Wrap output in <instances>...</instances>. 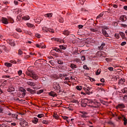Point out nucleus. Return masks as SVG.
<instances>
[{
  "mask_svg": "<svg viewBox=\"0 0 127 127\" xmlns=\"http://www.w3.org/2000/svg\"><path fill=\"white\" fill-rule=\"evenodd\" d=\"M1 21L3 24H8V21H10V23H13L14 22L13 19L10 17H8L7 19L5 17H2L1 18Z\"/></svg>",
  "mask_w": 127,
  "mask_h": 127,
  "instance_id": "1",
  "label": "nucleus"
},
{
  "mask_svg": "<svg viewBox=\"0 0 127 127\" xmlns=\"http://www.w3.org/2000/svg\"><path fill=\"white\" fill-rule=\"evenodd\" d=\"M118 120H123L124 121V126H127V120L126 117H125L124 116H122L121 117H118Z\"/></svg>",
  "mask_w": 127,
  "mask_h": 127,
  "instance_id": "2",
  "label": "nucleus"
},
{
  "mask_svg": "<svg viewBox=\"0 0 127 127\" xmlns=\"http://www.w3.org/2000/svg\"><path fill=\"white\" fill-rule=\"evenodd\" d=\"M53 88L55 90H59V89H61V87L58 82H54Z\"/></svg>",
  "mask_w": 127,
  "mask_h": 127,
  "instance_id": "3",
  "label": "nucleus"
},
{
  "mask_svg": "<svg viewBox=\"0 0 127 127\" xmlns=\"http://www.w3.org/2000/svg\"><path fill=\"white\" fill-rule=\"evenodd\" d=\"M34 72H33V70L30 69V67H28V71L26 72V75H27L28 76H30L31 75H32L33 73H34Z\"/></svg>",
  "mask_w": 127,
  "mask_h": 127,
  "instance_id": "4",
  "label": "nucleus"
},
{
  "mask_svg": "<svg viewBox=\"0 0 127 127\" xmlns=\"http://www.w3.org/2000/svg\"><path fill=\"white\" fill-rule=\"evenodd\" d=\"M20 125L21 127H27V126H28V123H27V122L24 120V121H22V122L20 123Z\"/></svg>",
  "mask_w": 127,
  "mask_h": 127,
  "instance_id": "5",
  "label": "nucleus"
},
{
  "mask_svg": "<svg viewBox=\"0 0 127 127\" xmlns=\"http://www.w3.org/2000/svg\"><path fill=\"white\" fill-rule=\"evenodd\" d=\"M30 77H31V78H33V80H37L38 79V76L37 74H35V72H34L33 74H32Z\"/></svg>",
  "mask_w": 127,
  "mask_h": 127,
  "instance_id": "6",
  "label": "nucleus"
},
{
  "mask_svg": "<svg viewBox=\"0 0 127 127\" xmlns=\"http://www.w3.org/2000/svg\"><path fill=\"white\" fill-rule=\"evenodd\" d=\"M102 32L103 35H104V36H105V37H109V34H108V33L107 32V31H106V30H105V29H102Z\"/></svg>",
  "mask_w": 127,
  "mask_h": 127,
  "instance_id": "7",
  "label": "nucleus"
},
{
  "mask_svg": "<svg viewBox=\"0 0 127 127\" xmlns=\"http://www.w3.org/2000/svg\"><path fill=\"white\" fill-rule=\"evenodd\" d=\"M1 48L2 49H3V50H4V51H5V52H6V53H8V52H9V50H8V49H7L5 46L2 45L1 46Z\"/></svg>",
  "mask_w": 127,
  "mask_h": 127,
  "instance_id": "8",
  "label": "nucleus"
},
{
  "mask_svg": "<svg viewBox=\"0 0 127 127\" xmlns=\"http://www.w3.org/2000/svg\"><path fill=\"white\" fill-rule=\"evenodd\" d=\"M105 12H102L100 14H99L96 17L97 19H102L103 16H104Z\"/></svg>",
  "mask_w": 127,
  "mask_h": 127,
  "instance_id": "9",
  "label": "nucleus"
},
{
  "mask_svg": "<svg viewBox=\"0 0 127 127\" xmlns=\"http://www.w3.org/2000/svg\"><path fill=\"white\" fill-rule=\"evenodd\" d=\"M7 92H9L10 93H11V92H14V87L11 85L9 86V88L7 90Z\"/></svg>",
  "mask_w": 127,
  "mask_h": 127,
  "instance_id": "10",
  "label": "nucleus"
},
{
  "mask_svg": "<svg viewBox=\"0 0 127 127\" xmlns=\"http://www.w3.org/2000/svg\"><path fill=\"white\" fill-rule=\"evenodd\" d=\"M120 20L123 22L126 21L127 20V16L126 15H122L120 17Z\"/></svg>",
  "mask_w": 127,
  "mask_h": 127,
  "instance_id": "11",
  "label": "nucleus"
},
{
  "mask_svg": "<svg viewBox=\"0 0 127 127\" xmlns=\"http://www.w3.org/2000/svg\"><path fill=\"white\" fill-rule=\"evenodd\" d=\"M8 43L11 46H15V43H14V40H9Z\"/></svg>",
  "mask_w": 127,
  "mask_h": 127,
  "instance_id": "12",
  "label": "nucleus"
},
{
  "mask_svg": "<svg viewBox=\"0 0 127 127\" xmlns=\"http://www.w3.org/2000/svg\"><path fill=\"white\" fill-rule=\"evenodd\" d=\"M82 114L81 115L82 118H84V119H87V118H88V116H87V115H88V113H87L85 112H82Z\"/></svg>",
  "mask_w": 127,
  "mask_h": 127,
  "instance_id": "13",
  "label": "nucleus"
},
{
  "mask_svg": "<svg viewBox=\"0 0 127 127\" xmlns=\"http://www.w3.org/2000/svg\"><path fill=\"white\" fill-rule=\"evenodd\" d=\"M26 90L28 92H29L30 93H31V94H34L35 93V90H33V89H31L30 88H26Z\"/></svg>",
  "mask_w": 127,
  "mask_h": 127,
  "instance_id": "14",
  "label": "nucleus"
},
{
  "mask_svg": "<svg viewBox=\"0 0 127 127\" xmlns=\"http://www.w3.org/2000/svg\"><path fill=\"white\" fill-rule=\"evenodd\" d=\"M53 15V14H52V13H49L45 14L44 15L45 17H48L49 18L52 17Z\"/></svg>",
  "mask_w": 127,
  "mask_h": 127,
  "instance_id": "15",
  "label": "nucleus"
},
{
  "mask_svg": "<svg viewBox=\"0 0 127 127\" xmlns=\"http://www.w3.org/2000/svg\"><path fill=\"white\" fill-rule=\"evenodd\" d=\"M49 95L51 96V97H56V96H57V94H56V93H55L54 91H51L49 93Z\"/></svg>",
  "mask_w": 127,
  "mask_h": 127,
  "instance_id": "16",
  "label": "nucleus"
},
{
  "mask_svg": "<svg viewBox=\"0 0 127 127\" xmlns=\"http://www.w3.org/2000/svg\"><path fill=\"white\" fill-rule=\"evenodd\" d=\"M117 107L120 108V109H124L126 108V106H125L124 104L122 103V104H118V105L117 106Z\"/></svg>",
  "mask_w": 127,
  "mask_h": 127,
  "instance_id": "17",
  "label": "nucleus"
},
{
  "mask_svg": "<svg viewBox=\"0 0 127 127\" xmlns=\"http://www.w3.org/2000/svg\"><path fill=\"white\" fill-rule=\"evenodd\" d=\"M27 84L31 87H34V86H35V83L31 81H27Z\"/></svg>",
  "mask_w": 127,
  "mask_h": 127,
  "instance_id": "18",
  "label": "nucleus"
},
{
  "mask_svg": "<svg viewBox=\"0 0 127 127\" xmlns=\"http://www.w3.org/2000/svg\"><path fill=\"white\" fill-rule=\"evenodd\" d=\"M53 50H55L56 52H61V53H62V50L58 49V48H54Z\"/></svg>",
  "mask_w": 127,
  "mask_h": 127,
  "instance_id": "19",
  "label": "nucleus"
},
{
  "mask_svg": "<svg viewBox=\"0 0 127 127\" xmlns=\"http://www.w3.org/2000/svg\"><path fill=\"white\" fill-rule=\"evenodd\" d=\"M22 18L24 20H29V19H30V17H29V16L27 15V16H25L24 17H22Z\"/></svg>",
  "mask_w": 127,
  "mask_h": 127,
  "instance_id": "20",
  "label": "nucleus"
},
{
  "mask_svg": "<svg viewBox=\"0 0 127 127\" xmlns=\"http://www.w3.org/2000/svg\"><path fill=\"white\" fill-rule=\"evenodd\" d=\"M120 35L122 37V38H126V35L125 33L123 32H120L119 33Z\"/></svg>",
  "mask_w": 127,
  "mask_h": 127,
  "instance_id": "21",
  "label": "nucleus"
},
{
  "mask_svg": "<svg viewBox=\"0 0 127 127\" xmlns=\"http://www.w3.org/2000/svg\"><path fill=\"white\" fill-rule=\"evenodd\" d=\"M70 68L71 69H75V68H77V65L74 64H70Z\"/></svg>",
  "mask_w": 127,
  "mask_h": 127,
  "instance_id": "22",
  "label": "nucleus"
},
{
  "mask_svg": "<svg viewBox=\"0 0 127 127\" xmlns=\"http://www.w3.org/2000/svg\"><path fill=\"white\" fill-rule=\"evenodd\" d=\"M27 25L28 27H31V28H33V27H35V26H34V25L30 23H27Z\"/></svg>",
  "mask_w": 127,
  "mask_h": 127,
  "instance_id": "23",
  "label": "nucleus"
},
{
  "mask_svg": "<svg viewBox=\"0 0 127 127\" xmlns=\"http://www.w3.org/2000/svg\"><path fill=\"white\" fill-rule=\"evenodd\" d=\"M81 107H83L84 108H85V107H87V104L84 103V101L82 100L81 102Z\"/></svg>",
  "mask_w": 127,
  "mask_h": 127,
  "instance_id": "24",
  "label": "nucleus"
},
{
  "mask_svg": "<svg viewBox=\"0 0 127 127\" xmlns=\"http://www.w3.org/2000/svg\"><path fill=\"white\" fill-rule=\"evenodd\" d=\"M63 34L68 36L69 34H70V32H69L68 30H65L63 32Z\"/></svg>",
  "mask_w": 127,
  "mask_h": 127,
  "instance_id": "25",
  "label": "nucleus"
},
{
  "mask_svg": "<svg viewBox=\"0 0 127 127\" xmlns=\"http://www.w3.org/2000/svg\"><path fill=\"white\" fill-rule=\"evenodd\" d=\"M38 122V119L34 117V119H33V123L34 124H37Z\"/></svg>",
  "mask_w": 127,
  "mask_h": 127,
  "instance_id": "26",
  "label": "nucleus"
},
{
  "mask_svg": "<svg viewBox=\"0 0 127 127\" xmlns=\"http://www.w3.org/2000/svg\"><path fill=\"white\" fill-rule=\"evenodd\" d=\"M42 123L44 124V125H49L50 124L49 121L47 120H43Z\"/></svg>",
  "mask_w": 127,
  "mask_h": 127,
  "instance_id": "27",
  "label": "nucleus"
},
{
  "mask_svg": "<svg viewBox=\"0 0 127 127\" xmlns=\"http://www.w3.org/2000/svg\"><path fill=\"white\" fill-rule=\"evenodd\" d=\"M4 64L6 67H11L12 66V64L9 63H5Z\"/></svg>",
  "mask_w": 127,
  "mask_h": 127,
  "instance_id": "28",
  "label": "nucleus"
},
{
  "mask_svg": "<svg viewBox=\"0 0 127 127\" xmlns=\"http://www.w3.org/2000/svg\"><path fill=\"white\" fill-rule=\"evenodd\" d=\"M19 91H20V92H23L24 93L26 92V90L25 89H24L23 87H20L19 89Z\"/></svg>",
  "mask_w": 127,
  "mask_h": 127,
  "instance_id": "29",
  "label": "nucleus"
},
{
  "mask_svg": "<svg viewBox=\"0 0 127 127\" xmlns=\"http://www.w3.org/2000/svg\"><path fill=\"white\" fill-rule=\"evenodd\" d=\"M44 91L43 90H42V89H41V90H38V91H37V94L38 95H40V94H41L42 93H43Z\"/></svg>",
  "mask_w": 127,
  "mask_h": 127,
  "instance_id": "30",
  "label": "nucleus"
},
{
  "mask_svg": "<svg viewBox=\"0 0 127 127\" xmlns=\"http://www.w3.org/2000/svg\"><path fill=\"white\" fill-rule=\"evenodd\" d=\"M57 61L58 64H60V65H62L63 64V62L61 61L60 59H57Z\"/></svg>",
  "mask_w": 127,
  "mask_h": 127,
  "instance_id": "31",
  "label": "nucleus"
},
{
  "mask_svg": "<svg viewBox=\"0 0 127 127\" xmlns=\"http://www.w3.org/2000/svg\"><path fill=\"white\" fill-rule=\"evenodd\" d=\"M60 47V49H61V50H65L66 49V47H64V46H62V45H60L59 46Z\"/></svg>",
  "mask_w": 127,
  "mask_h": 127,
  "instance_id": "32",
  "label": "nucleus"
},
{
  "mask_svg": "<svg viewBox=\"0 0 127 127\" xmlns=\"http://www.w3.org/2000/svg\"><path fill=\"white\" fill-rule=\"evenodd\" d=\"M125 82H126V79H125V78H121L120 80L119 83H121V84H123V83H125Z\"/></svg>",
  "mask_w": 127,
  "mask_h": 127,
  "instance_id": "33",
  "label": "nucleus"
},
{
  "mask_svg": "<svg viewBox=\"0 0 127 127\" xmlns=\"http://www.w3.org/2000/svg\"><path fill=\"white\" fill-rule=\"evenodd\" d=\"M51 40H53L54 41H60V39L56 38H51Z\"/></svg>",
  "mask_w": 127,
  "mask_h": 127,
  "instance_id": "34",
  "label": "nucleus"
},
{
  "mask_svg": "<svg viewBox=\"0 0 127 127\" xmlns=\"http://www.w3.org/2000/svg\"><path fill=\"white\" fill-rule=\"evenodd\" d=\"M71 103H74L75 104H79V102L75 99H73L72 101H71Z\"/></svg>",
  "mask_w": 127,
  "mask_h": 127,
  "instance_id": "35",
  "label": "nucleus"
},
{
  "mask_svg": "<svg viewBox=\"0 0 127 127\" xmlns=\"http://www.w3.org/2000/svg\"><path fill=\"white\" fill-rule=\"evenodd\" d=\"M115 37H116V38H117V39H119V38H120V34L116 33L115 34Z\"/></svg>",
  "mask_w": 127,
  "mask_h": 127,
  "instance_id": "36",
  "label": "nucleus"
},
{
  "mask_svg": "<svg viewBox=\"0 0 127 127\" xmlns=\"http://www.w3.org/2000/svg\"><path fill=\"white\" fill-rule=\"evenodd\" d=\"M62 118H63V119L65 120V121H67V120H68V119H69V117H68L66 116H62Z\"/></svg>",
  "mask_w": 127,
  "mask_h": 127,
  "instance_id": "37",
  "label": "nucleus"
},
{
  "mask_svg": "<svg viewBox=\"0 0 127 127\" xmlns=\"http://www.w3.org/2000/svg\"><path fill=\"white\" fill-rule=\"evenodd\" d=\"M38 118H39L40 119H41L42 117H44V114H38L37 116Z\"/></svg>",
  "mask_w": 127,
  "mask_h": 127,
  "instance_id": "38",
  "label": "nucleus"
},
{
  "mask_svg": "<svg viewBox=\"0 0 127 127\" xmlns=\"http://www.w3.org/2000/svg\"><path fill=\"white\" fill-rule=\"evenodd\" d=\"M53 117L56 119V120H58V119H59V116L56 114L54 115Z\"/></svg>",
  "mask_w": 127,
  "mask_h": 127,
  "instance_id": "39",
  "label": "nucleus"
},
{
  "mask_svg": "<svg viewBox=\"0 0 127 127\" xmlns=\"http://www.w3.org/2000/svg\"><path fill=\"white\" fill-rule=\"evenodd\" d=\"M35 35L36 37H37V38H40V37H41V35H40V34H39V33H36Z\"/></svg>",
  "mask_w": 127,
  "mask_h": 127,
  "instance_id": "40",
  "label": "nucleus"
},
{
  "mask_svg": "<svg viewBox=\"0 0 127 127\" xmlns=\"http://www.w3.org/2000/svg\"><path fill=\"white\" fill-rule=\"evenodd\" d=\"M77 90H78L79 91H81L82 90V86H76Z\"/></svg>",
  "mask_w": 127,
  "mask_h": 127,
  "instance_id": "41",
  "label": "nucleus"
},
{
  "mask_svg": "<svg viewBox=\"0 0 127 127\" xmlns=\"http://www.w3.org/2000/svg\"><path fill=\"white\" fill-rule=\"evenodd\" d=\"M49 32H52V33H54V30L53 29L49 28Z\"/></svg>",
  "mask_w": 127,
  "mask_h": 127,
  "instance_id": "42",
  "label": "nucleus"
},
{
  "mask_svg": "<svg viewBox=\"0 0 127 127\" xmlns=\"http://www.w3.org/2000/svg\"><path fill=\"white\" fill-rule=\"evenodd\" d=\"M121 27H124V28H126V27H127V24H121Z\"/></svg>",
  "mask_w": 127,
  "mask_h": 127,
  "instance_id": "43",
  "label": "nucleus"
},
{
  "mask_svg": "<svg viewBox=\"0 0 127 127\" xmlns=\"http://www.w3.org/2000/svg\"><path fill=\"white\" fill-rule=\"evenodd\" d=\"M100 74H101V69H99L97 70V71L96 72V74L100 75Z\"/></svg>",
  "mask_w": 127,
  "mask_h": 127,
  "instance_id": "44",
  "label": "nucleus"
},
{
  "mask_svg": "<svg viewBox=\"0 0 127 127\" xmlns=\"http://www.w3.org/2000/svg\"><path fill=\"white\" fill-rule=\"evenodd\" d=\"M83 69H85V70H89V67L87 66V65H83Z\"/></svg>",
  "mask_w": 127,
  "mask_h": 127,
  "instance_id": "45",
  "label": "nucleus"
},
{
  "mask_svg": "<svg viewBox=\"0 0 127 127\" xmlns=\"http://www.w3.org/2000/svg\"><path fill=\"white\" fill-rule=\"evenodd\" d=\"M90 30L91 31H92V32H97V30L95 29H93V28H90Z\"/></svg>",
  "mask_w": 127,
  "mask_h": 127,
  "instance_id": "46",
  "label": "nucleus"
},
{
  "mask_svg": "<svg viewBox=\"0 0 127 127\" xmlns=\"http://www.w3.org/2000/svg\"><path fill=\"white\" fill-rule=\"evenodd\" d=\"M50 63L52 65V66H54L55 65V64L53 62V61H50Z\"/></svg>",
  "mask_w": 127,
  "mask_h": 127,
  "instance_id": "47",
  "label": "nucleus"
},
{
  "mask_svg": "<svg viewBox=\"0 0 127 127\" xmlns=\"http://www.w3.org/2000/svg\"><path fill=\"white\" fill-rule=\"evenodd\" d=\"M124 101H127V95H125L123 97Z\"/></svg>",
  "mask_w": 127,
  "mask_h": 127,
  "instance_id": "48",
  "label": "nucleus"
},
{
  "mask_svg": "<svg viewBox=\"0 0 127 127\" xmlns=\"http://www.w3.org/2000/svg\"><path fill=\"white\" fill-rule=\"evenodd\" d=\"M126 44H127L126 42H123L122 43H121V46H124L126 45Z\"/></svg>",
  "mask_w": 127,
  "mask_h": 127,
  "instance_id": "49",
  "label": "nucleus"
},
{
  "mask_svg": "<svg viewBox=\"0 0 127 127\" xmlns=\"http://www.w3.org/2000/svg\"><path fill=\"white\" fill-rule=\"evenodd\" d=\"M18 74L19 76H20V75H21V74H22V70H20L18 71Z\"/></svg>",
  "mask_w": 127,
  "mask_h": 127,
  "instance_id": "50",
  "label": "nucleus"
},
{
  "mask_svg": "<svg viewBox=\"0 0 127 127\" xmlns=\"http://www.w3.org/2000/svg\"><path fill=\"white\" fill-rule=\"evenodd\" d=\"M16 31H17L18 32H21V29L18 28L17 29H16Z\"/></svg>",
  "mask_w": 127,
  "mask_h": 127,
  "instance_id": "51",
  "label": "nucleus"
},
{
  "mask_svg": "<svg viewBox=\"0 0 127 127\" xmlns=\"http://www.w3.org/2000/svg\"><path fill=\"white\" fill-rule=\"evenodd\" d=\"M108 70H109L110 71H111V72H112V71L114 70V68L113 67H108Z\"/></svg>",
  "mask_w": 127,
  "mask_h": 127,
  "instance_id": "52",
  "label": "nucleus"
},
{
  "mask_svg": "<svg viewBox=\"0 0 127 127\" xmlns=\"http://www.w3.org/2000/svg\"><path fill=\"white\" fill-rule=\"evenodd\" d=\"M35 22H37V23H40V22H41V20H37V19H36L35 20Z\"/></svg>",
  "mask_w": 127,
  "mask_h": 127,
  "instance_id": "53",
  "label": "nucleus"
},
{
  "mask_svg": "<svg viewBox=\"0 0 127 127\" xmlns=\"http://www.w3.org/2000/svg\"><path fill=\"white\" fill-rule=\"evenodd\" d=\"M30 58V56H29V55H27V56H24V58L25 59H28V58Z\"/></svg>",
  "mask_w": 127,
  "mask_h": 127,
  "instance_id": "54",
  "label": "nucleus"
},
{
  "mask_svg": "<svg viewBox=\"0 0 127 127\" xmlns=\"http://www.w3.org/2000/svg\"><path fill=\"white\" fill-rule=\"evenodd\" d=\"M6 84V80H5V81H4L2 82V85L3 86H5Z\"/></svg>",
  "mask_w": 127,
  "mask_h": 127,
  "instance_id": "55",
  "label": "nucleus"
},
{
  "mask_svg": "<svg viewBox=\"0 0 127 127\" xmlns=\"http://www.w3.org/2000/svg\"><path fill=\"white\" fill-rule=\"evenodd\" d=\"M86 90V93L87 94V95H90L91 94V92H90V91H89V90Z\"/></svg>",
  "mask_w": 127,
  "mask_h": 127,
  "instance_id": "56",
  "label": "nucleus"
},
{
  "mask_svg": "<svg viewBox=\"0 0 127 127\" xmlns=\"http://www.w3.org/2000/svg\"><path fill=\"white\" fill-rule=\"evenodd\" d=\"M18 54H19L20 55H21V54H22V51H21V50H19V51H18Z\"/></svg>",
  "mask_w": 127,
  "mask_h": 127,
  "instance_id": "57",
  "label": "nucleus"
},
{
  "mask_svg": "<svg viewBox=\"0 0 127 127\" xmlns=\"http://www.w3.org/2000/svg\"><path fill=\"white\" fill-rule=\"evenodd\" d=\"M97 86H104V84L103 83H96Z\"/></svg>",
  "mask_w": 127,
  "mask_h": 127,
  "instance_id": "58",
  "label": "nucleus"
},
{
  "mask_svg": "<svg viewBox=\"0 0 127 127\" xmlns=\"http://www.w3.org/2000/svg\"><path fill=\"white\" fill-rule=\"evenodd\" d=\"M14 4H15L16 5H17V4H18V1H16V0H14Z\"/></svg>",
  "mask_w": 127,
  "mask_h": 127,
  "instance_id": "59",
  "label": "nucleus"
},
{
  "mask_svg": "<svg viewBox=\"0 0 127 127\" xmlns=\"http://www.w3.org/2000/svg\"><path fill=\"white\" fill-rule=\"evenodd\" d=\"M6 126V125L4 124H2L1 125H0V127H5Z\"/></svg>",
  "mask_w": 127,
  "mask_h": 127,
  "instance_id": "60",
  "label": "nucleus"
},
{
  "mask_svg": "<svg viewBox=\"0 0 127 127\" xmlns=\"http://www.w3.org/2000/svg\"><path fill=\"white\" fill-rule=\"evenodd\" d=\"M91 89H92V88H91L90 87H87V88H86L85 89H86V91H90V90H91Z\"/></svg>",
  "mask_w": 127,
  "mask_h": 127,
  "instance_id": "61",
  "label": "nucleus"
},
{
  "mask_svg": "<svg viewBox=\"0 0 127 127\" xmlns=\"http://www.w3.org/2000/svg\"><path fill=\"white\" fill-rule=\"evenodd\" d=\"M85 59V56H83L81 57V60H82V61H84Z\"/></svg>",
  "mask_w": 127,
  "mask_h": 127,
  "instance_id": "62",
  "label": "nucleus"
},
{
  "mask_svg": "<svg viewBox=\"0 0 127 127\" xmlns=\"http://www.w3.org/2000/svg\"><path fill=\"white\" fill-rule=\"evenodd\" d=\"M100 102L101 104H103V105H105V101L102 100H100Z\"/></svg>",
  "mask_w": 127,
  "mask_h": 127,
  "instance_id": "63",
  "label": "nucleus"
},
{
  "mask_svg": "<svg viewBox=\"0 0 127 127\" xmlns=\"http://www.w3.org/2000/svg\"><path fill=\"white\" fill-rule=\"evenodd\" d=\"M124 9H125V10H127V6L125 5L123 7Z\"/></svg>",
  "mask_w": 127,
  "mask_h": 127,
  "instance_id": "64",
  "label": "nucleus"
}]
</instances>
